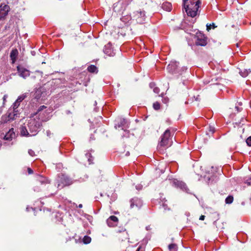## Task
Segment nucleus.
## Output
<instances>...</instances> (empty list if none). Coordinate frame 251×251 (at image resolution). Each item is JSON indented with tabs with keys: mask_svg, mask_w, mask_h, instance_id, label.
Returning <instances> with one entry per match:
<instances>
[{
	"mask_svg": "<svg viewBox=\"0 0 251 251\" xmlns=\"http://www.w3.org/2000/svg\"><path fill=\"white\" fill-rule=\"evenodd\" d=\"M2 108L0 107V114L2 113Z\"/></svg>",
	"mask_w": 251,
	"mask_h": 251,
	"instance_id": "49",
	"label": "nucleus"
},
{
	"mask_svg": "<svg viewBox=\"0 0 251 251\" xmlns=\"http://www.w3.org/2000/svg\"><path fill=\"white\" fill-rule=\"evenodd\" d=\"M26 130L27 132H29V129H28V127H26Z\"/></svg>",
	"mask_w": 251,
	"mask_h": 251,
	"instance_id": "54",
	"label": "nucleus"
},
{
	"mask_svg": "<svg viewBox=\"0 0 251 251\" xmlns=\"http://www.w3.org/2000/svg\"><path fill=\"white\" fill-rule=\"evenodd\" d=\"M204 178H205V180L207 181L208 183L210 182V181L211 179V177H210L209 176H205Z\"/></svg>",
	"mask_w": 251,
	"mask_h": 251,
	"instance_id": "38",
	"label": "nucleus"
},
{
	"mask_svg": "<svg viewBox=\"0 0 251 251\" xmlns=\"http://www.w3.org/2000/svg\"><path fill=\"white\" fill-rule=\"evenodd\" d=\"M26 210H27V211H29V207H26Z\"/></svg>",
	"mask_w": 251,
	"mask_h": 251,
	"instance_id": "55",
	"label": "nucleus"
},
{
	"mask_svg": "<svg viewBox=\"0 0 251 251\" xmlns=\"http://www.w3.org/2000/svg\"><path fill=\"white\" fill-rule=\"evenodd\" d=\"M168 248H169L170 251H177V245L175 244H170L168 246Z\"/></svg>",
	"mask_w": 251,
	"mask_h": 251,
	"instance_id": "25",
	"label": "nucleus"
},
{
	"mask_svg": "<svg viewBox=\"0 0 251 251\" xmlns=\"http://www.w3.org/2000/svg\"><path fill=\"white\" fill-rule=\"evenodd\" d=\"M146 18L145 11L141 9L134 12L132 16V20L140 24H144Z\"/></svg>",
	"mask_w": 251,
	"mask_h": 251,
	"instance_id": "7",
	"label": "nucleus"
},
{
	"mask_svg": "<svg viewBox=\"0 0 251 251\" xmlns=\"http://www.w3.org/2000/svg\"><path fill=\"white\" fill-rule=\"evenodd\" d=\"M169 101V100L168 98H164L163 100V102L165 103H167Z\"/></svg>",
	"mask_w": 251,
	"mask_h": 251,
	"instance_id": "43",
	"label": "nucleus"
},
{
	"mask_svg": "<svg viewBox=\"0 0 251 251\" xmlns=\"http://www.w3.org/2000/svg\"><path fill=\"white\" fill-rule=\"evenodd\" d=\"M95 105H97V102L96 101H95Z\"/></svg>",
	"mask_w": 251,
	"mask_h": 251,
	"instance_id": "59",
	"label": "nucleus"
},
{
	"mask_svg": "<svg viewBox=\"0 0 251 251\" xmlns=\"http://www.w3.org/2000/svg\"><path fill=\"white\" fill-rule=\"evenodd\" d=\"M57 185L58 189H61L66 186H68L73 183V180L64 174H59L57 179Z\"/></svg>",
	"mask_w": 251,
	"mask_h": 251,
	"instance_id": "6",
	"label": "nucleus"
},
{
	"mask_svg": "<svg viewBox=\"0 0 251 251\" xmlns=\"http://www.w3.org/2000/svg\"><path fill=\"white\" fill-rule=\"evenodd\" d=\"M19 114V111H15V110L12 108H9L6 114L2 116L1 121L3 123H7L10 121L14 120Z\"/></svg>",
	"mask_w": 251,
	"mask_h": 251,
	"instance_id": "8",
	"label": "nucleus"
},
{
	"mask_svg": "<svg viewBox=\"0 0 251 251\" xmlns=\"http://www.w3.org/2000/svg\"><path fill=\"white\" fill-rule=\"evenodd\" d=\"M162 8L167 11H170L172 10V4L169 2H164L162 4Z\"/></svg>",
	"mask_w": 251,
	"mask_h": 251,
	"instance_id": "21",
	"label": "nucleus"
},
{
	"mask_svg": "<svg viewBox=\"0 0 251 251\" xmlns=\"http://www.w3.org/2000/svg\"><path fill=\"white\" fill-rule=\"evenodd\" d=\"M233 197L231 196H228L225 200L226 203L227 204H230L233 202Z\"/></svg>",
	"mask_w": 251,
	"mask_h": 251,
	"instance_id": "30",
	"label": "nucleus"
},
{
	"mask_svg": "<svg viewBox=\"0 0 251 251\" xmlns=\"http://www.w3.org/2000/svg\"><path fill=\"white\" fill-rule=\"evenodd\" d=\"M166 122H167L168 123H170V121L169 120H168L166 121Z\"/></svg>",
	"mask_w": 251,
	"mask_h": 251,
	"instance_id": "56",
	"label": "nucleus"
},
{
	"mask_svg": "<svg viewBox=\"0 0 251 251\" xmlns=\"http://www.w3.org/2000/svg\"><path fill=\"white\" fill-rule=\"evenodd\" d=\"M142 204V201L138 198H134L130 201V207L131 208L135 206L137 208H140Z\"/></svg>",
	"mask_w": 251,
	"mask_h": 251,
	"instance_id": "13",
	"label": "nucleus"
},
{
	"mask_svg": "<svg viewBox=\"0 0 251 251\" xmlns=\"http://www.w3.org/2000/svg\"><path fill=\"white\" fill-rule=\"evenodd\" d=\"M183 7L187 15L195 17L201 4L200 0H183Z\"/></svg>",
	"mask_w": 251,
	"mask_h": 251,
	"instance_id": "2",
	"label": "nucleus"
},
{
	"mask_svg": "<svg viewBox=\"0 0 251 251\" xmlns=\"http://www.w3.org/2000/svg\"><path fill=\"white\" fill-rule=\"evenodd\" d=\"M104 53L109 55V56H113L114 53H113L112 51V48H111V45L110 43L107 44L105 46L104 49Z\"/></svg>",
	"mask_w": 251,
	"mask_h": 251,
	"instance_id": "19",
	"label": "nucleus"
},
{
	"mask_svg": "<svg viewBox=\"0 0 251 251\" xmlns=\"http://www.w3.org/2000/svg\"><path fill=\"white\" fill-rule=\"evenodd\" d=\"M115 127L116 128L122 127V129H124V128H126L128 127V124L125 119H121L118 124L115 125Z\"/></svg>",
	"mask_w": 251,
	"mask_h": 251,
	"instance_id": "17",
	"label": "nucleus"
},
{
	"mask_svg": "<svg viewBox=\"0 0 251 251\" xmlns=\"http://www.w3.org/2000/svg\"><path fill=\"white\" fill-rule=\"evenodd\" d=\"M246 143L249 146H251V136H250L247 139Z\"/></svg>",
	"mask_w": 251,
	"mask_h": 251,
	"instance_id": "34",
	"label": "nucleus"
},
{
	"mask_svg": "<svg viewBox=\"0 0 251 251\" xmlns=\"http://www.w3.org/2000/svg\"><path fill=\"white\" fill-rule=\"evenodd\" d=\"M172 183L173 186L187 192V186L183 182L175 179L172 181Z\"/></svg>",
	"mask_w": 251,
	"mask_h": 251,
	"instance_id": "12",
	"label": "nucleus"
},
{
	"mask_svg": "<svg viewBox=\"0 0 251 251\" xmlns=\"http://www.w3.org/2000/svg\"><path fill=\"white\" fill-rule=\"evenodd\" d=\"M15 137V133L14 131V129L12 128L9 129L7 132H6L3 137V139L7 141H11L12 139L14 138Z\"/></svg>",
	"mask_w": 251,
	"mask_h": 251,
	"instance_id": "16",
	"label": "nucleus"
},
{
	"mask_svg": "<svg viewBox=\"0 0 251 251\" xmlns=\"http://www.w3.org/2000/svg\"><path fill=\"white\" fill-rule=\"evenodd\" d=\"M165 201H166V200H165L164 202L162 201V204H161V205H162V208H163L164 210H166L167 209L168 207L167 204L165 203Z\"/></svg>",
	"mask_w": 251,
	"mask_h": 251,
	"instance_id": "33",
	"label": "nucleus"
},
{
	"mask_svg": "<svg viewBox=\"0 0 251 251\" xmlns=\"http://www.w3.org/2000/svg\"><path fill=\"white\" fill-rule=\"evenodd\" d=\"M142 186L140 185H138L136 186V188L137 190H141L142 189Z\"/></svg>",
	"mask_w": 251,
	"mask_h": 251,
	"instance_id": "45",
	"label": "nucleus"
},
{
	"mask_svg": "<svg viewBox=\"0 0 251 251\" xmlns=\"http://www.w3.org/2000/svg\"><path fill=\"white\" fill-rule=\"evenodd\" d=\"M172 135L170 129H167L161 137V141L159 142L158 147H167L171 146L172 144Z\"/></svg>",
	"mask_w": 251,
	"mask_h": 251,
	"instance_id": "5",
	"label": "nucleus"
},
{
	"mask_svg": "<svg viewBox=\"0 0 251 251\" xmlns=\"http://www.w3.org/2000/svg\"><path fill=\"white\" fill-rule=\"evenodd\" d=\"M20 104V103H19L16 100L10 108H12V109L15 110V111H18V108L19 107Z\"/></svg>",
	"mask_w": 251,
	"mask_h": 251,
	"instance_id": "27",
	"label": "nucleus"
},
{
	"mask_svg": "<svg viewBox=\"0 0 251 251\" xmlns=\"http://www.w3.org/2000/svg\"><path fill=\"white\" fill-rule=\"evenodd\" d=\"M31 53L32 55H34V51H31Z\"/></svg>",
	"mask_w": 251,
	"mask_h": 251,
	"instance_id": "57",
	"label": "nucleus"
},
{
	"mask_svg": "<svg viewBox=\"0 0 251 251\" xmlns=\"http://www.w3.org/2000/svg\"><path fill=\"white\" fill-rule=\"evenodd\" d=\"M106 222L109 226L114 227L118 225V219L115 216H111L107 219Z\"/></svg>",
	"mask_w": 251,
	"mask_h": 251,
	"instance_id": "14",
	"label": "nucleus"
},
{
	"mask_svg": "<svg viewBox=\"0 0 251 251\" xmlns=\"http://www.w3.org/2000/svg\"><path fill=\"white\" fill-rule=\"evenodd\" d=\"M35 98L37 99H39L40 98L43 99L44 98H45V97L43 95V93L42 91H41L40 87L37 89L35 91Z\"/></svg>",
	"mask_w": 251,
	"mask_h": 251,
	"instance_id": "20",
	"label": "nucleus"
},
{
	"mask_svg": "<svg viewBox=\"0 0 251 251\" xmlns=\"http://www.w3.org/2000/svg\"><path fill=\"white\" fill-rule=\"evenodd\" d=\"M26 97V94H24L18 97V99H17L16 101H18L19 103H21L25 98Z\"/></svg>",
	"mask_w": 251,
	"mask_h": 251,
	"instance_id": "28",
	"label": "nucleus"
},
{
	"mask_svg": "<svg viewBox=\"0 0 251 251\" xmlns=\"http://www.w3.org/2000/svg\"><path fill=\"white\" fill-rule=\"evenodd\" d=\"M235 108L237 109V111H241L242 110V108L238 107V106H235Z\"/></svg>",
	"mask_w": 251,
	"mask_h": 251,
	"instance_id": "44",
	"label": "nucleus"
},
{
	"mask_svg": "<svg viewBox=\"0 0 251 251\" xmlns=\"http://www.w3.org/2000/svg\"><path fill=\"white\" fill-rule=\"evenodd\" d=\"M46 134H47V136H48L50 138L51 137V135L52 134V133L49 130H47V131H46Z\"/></svg>",
	"mask_w": 251,
	"mask_h": 251,
	"instance_id": "40",
	"label": "nucleus"
},
{
	"mask_svg": "<svg viewBox=\"0 0 251 251\" xmlns=\"http://www.w3.org/2000/svg\"><path fill=\"white\" fill-rule=\"evenodd\" d=\"M1 144H0V147H1Z\"/></svg>",
	"mask_w": 251,
	"mask_h": 251,
	"instance_id": "60",
	"label": "nucleus"
},
{
	"mask_svg": "<svg viewBox=\"0 0 251 251\" xmlns=\"http://www.w3.org/2000/svg\"><path fill=\"white\" fill-rule=\"evenodd\" d=\"M91 238L90 237L88 236H85L83 237V242L84 244H89L91 242Z\"/></svg>",
	"mask_w": 251,
	"mask_h": 251,
	"instance_id": "29",
	"label": "nucleus"
},
{
	"mask_svg": "<svg viewBox=\"0 0 251 251\" xmlns=\"http://www.w3.org/2000/svg\"><path fill=\"white\" fill-rule=\"evenodd\" d=\"M87 70L90 73H97L98 72V68L93 65H91L89 66L87 68Z\"/></svg>",
	"mask_w": 251,
	"mask_h": 251,
	"instance_id": "22",
	"label": "nucleus"
},
{
	"mask_svg": "<svg viewBox=\"0 0 251 251\" xmlns=\"http://www.w3.org/2000/svg\"><path fill=\"white\" fill-rule=\"evenodd\" d=\"M153 92L156 94H158L159 93L160 90L159 88L155 87L153 89Z\"/></svg>",
	"mask_w": 251,
	"mask_h": 251,
	"instance_id": "36",
	"label": "nucleus"
},
{
	"mask_svg": "<svg viewBox=\"0 0 251 251\" xmlns=\"http://www.w3.org/2000/svg\"><path fill=\"white\" fill-rule=\"evenodd\" d=\"M48 119L42 117H37V115L30 117L29 119L21 125L19 128L20 135L22 136H32L36 135L42 126V122L46 121Z\"/></svg>",
	"mask_w": 251,
	"mask_h": 251,
	"instance_id": "1",
	"label": "nucleus"
},
{
	"mask_svg": "<svg viewBox=\"0 0 251 251\" xmlns=\"http://www.w3.org/2000/svg\"><path fill=\"white\" fill-rule=\"evenodd\" d=\"M17 70L19 75L23 77V78L25 79L27 77L29 76L30 75L29 70L25 68L24 67H21L20 66H18L17 67Z\"/></svg>",
	"mask_w": 251,
	"mask_h": 251,
	"instance_id": "11",
	"label": "nucleus"
},
{
	"mask_svg": "<svg viewBox=\"0 0 251 251\" xmlns=\"http://www.w3.org/2000/svg\"><path fill=\"white\" fill-rule=\"evenodd\" d=\"M82 207V204H79V205H78V207H79V208H81Z\"/></svg>",
	"mask_w": 251,
	"mask_h": 251,
	"instance_id": "50",
	"label": "nucleus"
},
{
	"mask_svg": "<svg viewBox=\"0 0 251 251\" xmlns=\"http://www.w3.org/2000/svg\"><path fill=\"white\" fill-rule=\"evenodd\" d=\"M150 87L151 88H154L155 87V84L154 82H151L150 83Z\"/></svg>",
	"mask_w": 251,
	"mask_h": 251,
	"instance_id": "39",
	"label": "nucleus"
},
{
	"mask_svg": "<svg viewBox=\"0 0 251 251\" xmlns=\"http://www.w3.org/2000/svg\"><path fill=\"white\" fill-rule=\"evenodd\" d=\"M28 154L31 156H34L35 155L34 151L31 149L28 150Z\"/></svg>",
	"mask_w": 251,
	"mask_h": 251,
	"instance_id": "35",
	"label": "nucleus"
},
{
	"mask_svg": "<svg viewBox=\"0 0 251 251\" xmlns=\"http://www.w3.org/2000/svg\"><path fill=\"white\" fill-rule=\"evenodd\" d=\"M85 158L87 159L88 164H91L93 163V158L90 153L87 152L85 155Z\"/></svg>",
	"mask_w": 251,
	"mask_h": 251,
	"instance_id": "24",
	"label": "nucleus"
},
{
	"mask_svg": "<svg viewBox=\"0 0 251 251\" xmlns=\"http://www.w3.org/2000/svg\"><path fill=\"white\" fill-rule=\"evenodd\" d=\"M153 107L155 110H159L160 108V103L158 102H155L153 104Z\"/></svg>",
	"mask_w": 251,
	"mask_h": 251,
	"instance_id": "31",
	"label": "nucleus"
},
{
	"mask_svg": "<svg viewBox=\"0 0 251 251\" xmlns=\"http://www.w3.org/2000/svg\"><path fill=\"white\" fill-rule=\"evenodd\" d=\"M46 107L44 105H42L41 106L38 110V111L33 116H35V115H37V117H39V116H41V111L45 108H46Z\"/></svg>",
	"mask_w": 251,
	"mask_h": 251,
	"instance_id": "26",
	"label": "nucleus"
},
{
	"mask_svg": "<svg viewBox=\"0 0 251 251\" xmlns=\"http://www.w3.org/2000/svg\"><path fill=\"white\" fill-rule=\"evenodd\" d=\"M37 185L34 187V191L39 192L40 189L38 188L39 185H44L49 183V181L42 176H38L37 178Z\"/></svg>",
	"mask_w": 251,
	"mask_h": 251,
	"instance_id": "10",
	"label": "nucleus"
},
{
	"mask_svg": "<svg viewBox=\"0 0 251 251\" xmlns=\"http://www.w3.org/2000/svg\"><path fill=\"white\" fill-rule=\"evenodd\" d=\"M212 27L213 28H214L216 27V26L215 25V24L214 23H212V24H210L209 25H207L206 27L207 30L208 31L211 29V27Z\"/></svg>",
	"mask_w": 251,
	"mask_h": 251,
	"instance_id": "32",
	"label": "nucleus"
},
{
	"mask_svg": "<svg viewBox=\"0 0 251 251\" xmlns=\"http://www.w3.org/2000/svg\"><path fill=\"white\" fill-rule=\"evenodd\" d=\"M60 83L61 79H54L40 87L45 98L47 95H50L52 91L55 89L56 88L59 87V85Z\"/></svg>",
	"mask_w": 251,
	"mask_h": 251,
	"instance_id": "3",
	"label": "nucleus"
},
{
	"mask_svg": "<svg viewBox=\"0 0 251 251\" xmlns=\"http://www.w3.org/2000/svg\"><path fill=\"white\" fill-rule=\"evenodd\" d=\"M204 218H205V216L204 215H201V216H200L199 219L200 220H204Z\"/></svg>",
	"mask_w": 251,
	"mask_h": 251,
	"instance_id": "46",
	"label": "nucleus"
},
{
	"mask_svg": "<svg viewBox=\"0 0 251 251\" xmlns=\"http://www.w3.org/2000/svg\"><path fill=\"white\" fill-rule=\"evenodd\" d=\"M8 97V96L7 95H4L3 97V104H4L6 100V99Z\"/></svg>",
	"mask_w": 251,
	"mask_h": 251,
	"instance_id": "41",
	"label": "nucleus"
},
{
	"mask_svg": "<svg viewBox=\"0 0 251 251\" xmlns=\"http://www.w3.org/2000/svg\"><path fill=\"white\" fill-rule=\"evenodd\" d=\"M115 4H114V5H113V9H114V10H115V7H116Z\"/></svg>",
	"mask_w": 251,
	"mask_h": 251,
	"instance_id": "53",
	"label": "nucleus"
},
{
	"mask_svg": "<svg viewBox=\"0 0 251 251\" xmlns=\"http://www.w3.org/2000/svg\"><path fill=\"white\" fill-rule=\"evenodd\" d=\"M140 249H141V247H139V248L137 249V250H136V251H140Z\"/></svg>",
	"mask_w": 251,
	"mask_h": 251,
	"instance_id": "52",
	"label": "nucleus"
},
{
	"mask_svg": "<svg viewBox=\"0 0 251 251\" xmlns=\"http://www.w3.org/2000/svg\"><path fill=\"white\" fill-rule=\"evenodd\" d=\"M167 69L169 73L176 75H179L186 72L187 68L185 66L180 67L178 62L172 61L168 65Z\"/></svg>",
	"mask_w": 251,
	"mask_h": 251,
	"instance_id": "4",
	"label": "nucleus"
},
{
	"mask_svg": "<svg viewBox=\"0 0 251 251\" xmlns=\"http://www.w3.org/2000/svg\"><path fill=\"white\" fill-rule=\"evenodd\" d=\"M246 183H247L248 185H251V177L248 178L246 180Z\"/></svg>",
	"mask_w": 251,
	"mask_h": 251,
	"instance_id": "37",
	"label": "nucleus"
},
{
	"mask_svg": "<svg viewBox=\"0 0 251 251\" xmlns=\"http://www.w3.org/2000/svg\"><path fill=\"white\" fill-rule=\"evenodd\" d=\"M250 69H244L243 70H241L239 72L240 75L244 77H246L251 73Z\"/></svg>",
	"mask_w": 251,
	"mask_h": 251,
	"instance_id": "23",
	"label": "nucleus"
},
{
	"mask_svg": "<svg viewBox=\"0 0 251 251\" xmlns=\"http://www.w3.org/2000/svg\"><path fill=\"white\" fill-rule=\"evenodd\" d=\"M18 54V51L17 49L12 50L10 52V57L12 61V63H14L16 60Z\"/></svg>",
	"mask_w": 251,
	"mask_h": 251,
	"instance_id": "18",
	"label": "nucleus"
},
{
	"mask_svg": "<svg viewBox=\"0 0 251 251\" xmlns=\"http://www.w3.org/2000/svg\"><path fill=\"white\" fill-rule=\"evenodd\" d=\"M129 155V151H127L126 153V156H128Z\"/></svg>",
	"mask_w": 251,
	"mask_h": 251,
	"instance_id": "48",
	"label": "nucleus"
},
{
	"mask_svg": "<svg viewBox=\"0 0 251 251\" xmlns=\"http://www.w3.org/2000/svg\"><path fill=\"white\" fill-rule=\"evenodd\" d=\"M146 229H147V230H149V229H150V226H147V227H146Z\"/></svg>",
	"mask_w": 251,
	"mask_h": 251,
	"instance_id": "51",
	"label": "nucleus"
},
{
	"mask_svg": "<svg viewBox=\"0 0 251 251\" xmlns=\"http://www.w3.org/2000/svg\"><path fill=\"white\" fill-rule=\"evenodd\" d=\"M9 7L7 5L0 6V19L4 18L8 14Z\"/></svg>",
	"mask_w": 251,
	"mask_h": 251,
	"instance_id": "15",
	"label": "nucleus"
},
{
	"mask_svg": "<svg viewBox=\"0 0 251 251\" xmlns=\"http://www.w3.org/2000/svg\"><path fill=\"white\" fill-rule=\"evenodd\" d=\"M37 72H38V73H41V74H42V72H40V71H37Z\"/></svg>",
	"mask_w": 251,
	"mask_h": 251,
	"instance_id": "58",
	"label": "nucleus"
},
{
	"mask_svg": "<svg viewBox=\"0 0 251 251\" xmlns=\"http://www.w3.org/2000/svg\"><path fill=\"white\" fill-rule=\"evenodd\" d=\"M195 37L196 45L205 46L207 44V38L200 31L197 32Z\"/></svg>",
	"mask_w": 251,
	"mask_h": 251,
	"instance_id": "9",
	"label": "nucleus"
},
{
	"mask_svg": "<svg viewBox=\"0 0 251 251\" xmlns=\"http://www.w3.org/2000/svg\"><path fill=\"white\" fill-rule=\"evenodd\" d=\"M210 131H211L212 133H213L214 132V128L210 127Z\"/></svg>",
	"mask_w": 251,
	"mask_h": 251,
	"instance_id": "47",
	"label": "nucleus"
},
{
	"mask_svg": "<svg viewBox=\"0 0 251 251\" xmlns=\"http://www.w3.org/2000/svg\"><path fill=\"white\" fill-rule=\"evenodd\" d=\"M27 172L28 174H32L33 173V170L30 168H27Z\"/></svg>",
	"mask_w": 251,
	"mask_h": 251,
	"instance_id": "42",
	"label": "nucleus"
}]
</instances>
